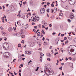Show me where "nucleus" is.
I'll list each match as a JSON object with an SVG mask.
<instances>
[{"label": "nucleus", "instance_id": "obj_1", "mask_svg": "<svg viewBox=\"0 0 76 76\" xmlns=\"http://www.w3.org/2000/svg\"><path fill=\"white\" fill-rule=\"evenodd\" d=\"M68 53L69 55H71V53L70 52H73L75 51V50L73 49V46H70L68 49Z\"/></svg>", "mask_w": 76, "mask_h": 76}, {"label": "nucleus", "instance_id": "obj_2", "mask_svg": "<svg viewBox=\"0 0 76 76\" xmlns=\"http://www.w3.org/2000/svg\"><path fill=\"white\" fill-rule=\"evenodd\" d=\"M69 3L71 5H74L75 4L76 1L75 0H69Z\"/></svg>", "mask_w": 76, "mask_h": 76}, {"label": "nucleus", "instance_id": "obj_3", "mask_svg": "<svg viewBox=\"0 0 76 76\" xmlns=\"http://www.w3.org/2000/svg\"><path fill=\"white\" fill-rule=\"evenodd\" d=\"M10 56V53L9 52H6L3 54V56L5 58H8L9 56Z\"/></svg>", "mask_w": 76, "mask_h": 76}, {"label": "nucleus", "instance_id": "obj_4", "mask_svg": "<svg viewBox=\"0 0 76 76\" xmlns=\"http://www.w3.org/2000/svg\"><path fill=\"white\" fill-rule=\"evenodd\" d=\"M28 46L30 47H33L34 45H35V43L34 42H30L28 43Z\"/></svg>", "mask_w": 76, "mask_h": 76}, {"label": "nucleus", "instance_id": "obj_5", "mask_svg": "<svg viewBox=\"0 0 76 76\" xmlns=\"http://www.w3.org/2000/svg\"><path fill=\"white\" fill-rule=\"evenodd\" d=\"M9 45H8V43H5L3 45V48L5 49H6V48H8Z\"/></svg>", "mask_w": 76, "mask_h": 76}, {"label": "nucleus", "instance_id": "obj_6", "mask_svg": "<svg viewBox=\"0 0 76 76\" xmlns=\"http://www.w3.org/2000/svg\"><path fill=\"white\" fill-rule=\"evenodd\" d=\"M28 27L27 26H24L21 27V31H26V30L28 28Z\"/></svg>", "mask_w": 76, "mask_h": 76}, {"label": "nucleus", "instance_id": "obj_7", "mask_svg": "<svg viewBox=\"0 0 76 76\" xmlns=\"http://www.w3.org/2000/svg\"><path fill=\"white\" fill-rule=\"evenodd\" d=\"M45 10L44 8H42L40 10V13H44V12H45Z\"/></svg>", "mask_w": 76, "mask_h": 76}, {"label": "nucleus", "instance_id": "obj_8", "mask_svg": "<svg viewBox=\"0 0 76 76\" xmlns=\"http://www.w3.org/2000/svg\"><path fill=\"white\" fill-rule=\"evenodd\" d=\"M25 54H27L28 55H30L31 54V51L26 50L25 51Z\"/></svg>", "mask_w": 76, "mask_h": 76}, {"label": "nucleus", "instance_id": "obj_9", "mask_svg": "<svg viewBox=\"0 0 76 76\" xmlns=\"http://www.w3.org/2000/svg\"><path fill=\"white\" fill-rule=\"evenodd\" d=\"M44 71L45 72H46V74H47V73H48V75L49 74L48 73H51V71H50V70H47V69H45Z\"/></svg>", "mask_w": 76, "mask_h": 76}, {"label": "nucleus", "instance_id": "obj_10", "mask_svg": "<svg viewBox=\"0 0 76 76\" xmlns=\"http://www.w3.org/2000/svg\"><path fill=\"white\" fill-rule=\"evenodd\" d=\"M70 18L71 19H73V18H75V16L74 15H73V14H70Z\"/></svg>", "mask_w": 76, "mask_h": 76}, {"label": "nucleus", "instance_id": "obj_11", "mask_svg": "<svg viewBox=\"0 0 76 76\" xmlns=\"http://www.w3.org/2000/svg\"><path fill=\"white\" fill-rule=\"evenodd\" d=\"M21 35H22V33H17L15 34V35H16L17 37H20Z\"/></svg>", "mask_w": 76, "mask_h": 76}, {"label": "nucleus", "instance_id": "obj_12", "mask_svg": "<svg viewBox=\"0 0 76 76\" xmlns=\"http://www.w3.org/2000/svg\"><path fill=\"white\" fill-rule=\"evenodd\" d=\"M8 31L10 32H12V31H13V28L12 27H9Z\"/></svg>", "mask_w": 76, "mask_h": 76}, {"label": "nucleus", "instance_id": "obj_13", "mask_svg": "<svg viewBox=\"0 0 76 76\" xmlns=\"http://www.w3.org/2000/svg\"><path fill=\"white\" fill-rule=\"evenodd\" d=\"M35 21L37 20V21H39V18L38 17H37V16H35Z\"/></svg>", "mask_w": 76, "mask_h": 76}, {"label": "nucleus", "instance_id": "obj_14", "mask_svg": "<svg viewBox=\"0 0 76 76\" xmlns=\"http://www.w3.org/2000/svg\"><path fill=\"white\" fill-rule=\"evenodd\" d=\"M31 20L32 21H33V22H35V19L34 17H33V19L32 17L31 18Z\"/></svg>", "mask_w": 76, "mask_h": 76}, {"label": "nucleus", "instance_id": "obj_15", "mask_svg": "<svg viewBox=\"0 0 76 76\" xmlns=\"http://www.w3.org/2000/svg\"><path fill=\"white\" fill-rule=\"evenodd\" d=\"M0 29L2 31H4V28H3V26H1L0 27Z\"/></svg>", "mask_w": 76, "mask_h": 76}, {"label": "nucleus", "instance_id": "obj_16", "mask_svg": "<svg viewBox=\"0 0 76 76\" xmlns=\"http://www.w3.org/2000/svg\"><path fill=\"white\" fill-rule=\"evenodd\" d=\"M22 60V59L21 58V56H19L18 58V61H20Z\"/></svg>", "mask_w": 76, "mask_h": 76}, {"label": "nucleus", "instance_id": "obj_17", "mask_svg": "<svg viewBox=\"0 0 76 76\" xmlns=\"http://www.w3.org/2000/svg\"><path fill=\"white\" fill-rule=\"evenodd\" d=\"M57 12V8H55L54 9V12L56 13Z\"/></svg>", "mask_w": 76, "mask_h": 76}, {"label": "nucleus", "instance_id": "obj_18", "mask_svg": "<svg viewBox=\"0 0 76 76\" xmlns=\"http://www.w3.org/2000/svg\"><path fill=\"white\" fill-rule=\"evenodd\" d=\"M47 56H48V57H51V55L50 53H48L47 54Z\"/></svg>", "mask_w": 76, "mask_h": 76}, {"label": "nucleus", "instance_id": "obj_19", "mask_svg": "<svg viewBox=\"0 0 76 76\" xmlns=\"http://www.w3.org/2000/svg\"><path fill=\"white\" fill-rule=\"evenodd\" d=\"M42 56H41L40 57V59H39V61L40 62H42Z\"/></svg>", "mask_w": 76, "mask_h": 76}, {"label": "nucleus", "instance_id": "obj_20", "mask_svg": "<svg viewBox=\"0 0 76 76\" xmlns=\"http://www.w3.org/2000/svg\"><path fill=\"white\" fill-rule=\"evenodd\" d=\"M39 53L41 56H44V54L42 53L41 52H40Z\"/></svg>", "mask_w": 76, "mask_h": 76}, {"label": "nucleus", "instance_id": "obj_21", "mask_svg": "<svg viewBox=\"0 0 76 76\" xmlns=\"http://www.w3.org/2000/svg\"><path fill=\"white\" fill-rule=\"evenodd\" d=\"M61 1H62V2H63V3H65V2L67 1V0H61Z\"/></svg>", "mask_w": 76, "mask_h": 76}, {"label": "nucleus", "instance_id": "obj_22", "mask_svg": "<svg viewBox=\"0 0 76 76\" xmlns=\"http://www.w3.org/2000/svg\"><path fill=\"white\" fill-rule=\"evenodd\" d=\"M42 32L43 33V34H45V32H44L43 30H42Z\"/></svg>", "mask_w": 76, "mask_h": 76}, {"label": "nucleus", "instance_id": "obj_23", "mask_svg": "<svg viewBox=\"0 0 76 76\" xmlns=\"http://www.w3.org/2000/svg\"><path fill=\"white\" fill-rule=\"evenodd\" d=\"M46 11L47 12H48V13H49L50 12V9H47V10H46Z\"/></svg>", "mask_w": 76, "mask_h": 76}, {"label": "nucleus", "instance_id": "obj_24", "mask_svg": "<svg viewBox=\"0 0 76 76\" xmlns=\"http://www.w3.org/2000/svg\"><path fill=\"white\" fill-rule=\"evenodd\" d=\"M63 15V13H59V16H62V15Z\"/></svg>", "mask_w": 76, "mask_h": 76}, {"label": "nucleus", "instance_id": "obj_25", "mask_svg": "<svg viewBox=\"0 0 76 76\" xmlns=\"http://www.w3.org/2000/svg\"><path fill=\"white\" fill-rule=\"evenodd\" d=\"M25 36L24 35H23L22 36H21V37L22 38H25Z\"/></svg>", "mask_w": 76, "mask_h": 76}, {"label": "nucleus", "instance_id": "obj_26", "mask_svg": "<svg viewBox=\"0 0 76 76\" xmlns=\"http://www.w3.org/2000/svg\"><path fill=\"white\" fill-rule=\"evenodd\" d=\"M1 32L2 33V34L3 35H5V32L3 31H1Z\"/></svg>", "mask_w": 76, "mask_h": 76}, {"label": "nucleus", "instance_id": "obj_27", "mask_svg": "<svg viewBox=\"0 0 76 76\" xmlns=\"http://www.w3.org/2000/svg\"><path fill=\"white\" fill-rule=\"evenodd\" d=\"M40 32H39L37 33V36L38 37H39L40 34Z\"/></svg>", "mask_w": 76, "mask_h": 76}, {"label": "nucleus", "instance_id": "obj_28", "mask_svg": "<svg viewBox=\"0 0 76 76\" xmlns=\"http://www.w3.org/2000/svg\"><path fill=\"white\" fill-rule=\"evenodd\" d=\"M38 69H39V67L37 66V69H36L35 70V71H38Z\"/></svg>", "mask_w": 76, "mask_h": 76}, {"label": "nucleus", "instance_id": "obj_29", "mask_svg": "<svg viewBox=\"0 0 76 76\" xmlns=\"http://www.w3.org/2000/svg\"><path fill=\"white\" fill-rule=\"evenodd\" d=\"M65 9H66L67 10L68 9H69V7H68L67 6H66V7H65Z\"/></svg>", "mask_w": 76, "mask_h": 76}, {"label": "nucleus", "instance_id": "obj_30", "mask_svg": "<svg viewBox=\"0 0 76 76\" xmlns=\"http://www.w3.org/2000/svg\"><path fill=\"white\" fill-rule=\"evenodd\" d=\"M68 39H69V40H72V38L70 37H68Z\"/></svg>", "mask_w": 76, "mask_h": 76}, {"label": "nucleus", "instance_id": "obj_31", "mask_svg": "<svg viewBox=\"0 0 76 76\" xmlns=\"http://www.w3.org/2000/svg\"><path fill=\"white\" fill-rule=\"evenodd\" d=\"M47 60L48 61H51V59H50V58H48Z\"/></svg>", "mask_w": 76, "mask_h": 76}, {"label": "nucleus", "instance_id": "obj_32", "mask_svg": "<svg viewBox=\"0 0 76 76\" xmlns=\"http://www.w3.org/2000/svg\"><path fill=\"white\" fill-rule=\"evenodd\" d=\"M21 43H22L23 44H24L25 43V41L23 40H22V41L21 42Z\"/></svg>", "mask_w": 76, "mask_h": 76}, {"label": "nucleus", "instance_id": "obj_33", "mask_svg": "<svg viewBox=\"0 0 76 76\" xmlns=\"http://www.w3.org/2000/svg\"><path fill=\"white\" fill-rule=\"evenodd\" d=\"M18 45V47H21V44H19Z\"/></svg>", "mask_w": 76, "mask_h": 76}, {"label": "nucleus", "instance_id": "obj_34", "mask_svg": "<svg viewBox=\"0 0 76 76\" xmlns=\"http://www.w3.org/2000/svg\"><path fill=\"white\" fill-rule=\"evenodd\" d=\"M68 22H69V23H70V22H71V20L69 19H68Z\"/></svg>", "mask_w": 76, "mask_h": 76}, {"label": "nucleus", "instance_id": "obj_35", "mask_svg": "<svg viewBox=\"0 0 76 76\" xmlns=\"http://www.w3.org/2000/svg\"><path fill=\"white\" fill-rule=\"evenodd\" d=\"M44 25L45 26H47L48 25V24H47V23H44Z\"/></svg>", "mask_w": 76, "mask_h": 76}, {"label": "nucleus", "instance_id": "obj_36", "mask_svg": "<svg viewBox=\"0 0 76 76\" xmlns=\"http://www.w3.org/2000/svg\"><path fill=\"white\" fill-rule=\"evenodd\" d=\"M23 4L25 5V4H26V1L23 2Z\"/></svg>", "mask_w": 76, "mask_h": 76}, {"label": "nucleus", "instance_id": "obj_37", "mask_svg": "<svg viewBox=\"0 0 76 76\" xmlns=\"http://www.w3.org/2000/svg\"><path fill=\"white\" fill-rule=\"evenodd\" d=\"M58 52L55 53L54 54V55L56 56V54H58Z\"/></svg>", "mask_w": 76, "mask_h": 76}, {"label": "nucleus", "instance_id": "obj_38", "mask_svg": "<svg viewBox=\"0 0 76 76\" xmlns=\"http://www.w3.org/2000/svg\"><path fill=\"white\" fill-rule=\"evenodd\" d=\"M14 75H17V73L16 72H14Z\"/></svg>", "mask_w": 76, "mask_h": 76}, {"label": "nucleus", "instance_id": "obj_39", "mask_svg": "<svg viewBox=\"0 0 76 76\" xmlns=\"http://www.w3.org/2000/svg\"><path fill=\"white\" fill-rule=\"evenodd\" d=\"M74 41L75 42H76V37L74 39Z\"/></svg>", "mask_w": 76, "mask_h": 76}, {"label": "nucleus", "instance_id": "obj_40", "mask_svg": "<svg viewBox=\"0 0 76 76\" xmlns=\"http://www.w3.org/2000/svg\"><path fill=\"white\" fill-rule=\"evenodd\" d=\"M62 68H63V67L61 66V67L59 68V69L60 70H62Z\"/></svg>", "mask_w": 76, "mask_h": 76}, {"label": "nucleus", "instance_id": "obj_41", "mask_svg": "<svg viewBox=\"0 0 76 76\" xmlns=\"http://www.w3.org/2000/svg\"><path fill=\"white\" fill-rule=\"evenodd\" d=\"M13 29L14 31H15L16 29V27H13Z\"/></svg>", "mask_w": 76, "mask_h": 76}, {"label": "nucleus", "instance_id": "obj_42", "mask_svg": "<svg viewBox=\"0 0 76 76\" xmlns=\"http://www.w3.org/2000/svg\"><path fill=\"white\" fill-rule=\"evenodd\" d=\"M19 4L20 5V7H22V6H22V4H20V3H19Z\"/></svg>", "mask_w": 76, "mask_h": 76}, {"label": "nucleus", "instance_id": "obj_43", "mask_svg": "<svg viewBox=\"0 0 76 76\" xmlns=\"http://www.w3.org/2000/svg\"><path fill=\"white\" fill-rule=\"evenodd\" d=\"M51 6L52 7H53L54 6V4H51Z\"/></svg>", "mask_w": 76, "mask_h": 76}, {"label": "nucleus", "instance_id": "obj_44", "mask_svg": "<svg viewBox=\"0 0 76 76\" xmlns=\"http://www.w3.org/2000/svg\"><path fill=\"white\" fill-rule=\"evenodd\" d=\"M51 11H52L51 13H53V9H51Z\"/></svg>", "mask_w": 76, "mask_h": 76}, {"label": "nucleus", "instance_id": "obj_45", "mask_svg": "<svg viewBox=\"0 0 76 76\" xmlns=\"http://www.w3.org/2000/svg\"><path fill=\"white\" fill-rule=\"evenodd\" d=\"M31 62H32V61L30 60V61L28 63V64H29V63H31Z\"/></svg>", "mask_w": 76, "mask_h": 76}, {"label": "nucleus", "instance_id": "obj_46", "mask_svg": "<svg viewBox=\"0 0 76 76\" xmlns=\"http://www.w3.org/2000/svg\"><path fill=\"white\" fill-rule=\"evenodd\" d=\"M42 40L43 41H44V40H45V38H44V37H43V39H42Z\"/></svg>", "mask_w": 76, "mask_h": 76}, {"label": "nucleus", "instance_id": "obj_47", "mask_svg": "<svg viewBox=\"0 0 76 76\" xmlns=\"http://www.w3.org/2000/svg\"><path fill=\"white\" fill-rule=\"evenodd\" d=\"M50 2L47 3V5H48V6H49V5H50Z\"/></svg>", "mask_w": 76, "mask_h": 76}, {"label": "nucleus", "instance_id": "obj_48", "mask_svg": "<svg viewBox=\"0 0 76 76\" xmlns=\"http://www.w3.org/2000/svg\"><path fill=\"white\" fill-rule=\"evenodd\" d=\"M7 38L6 37H5L4 39V41H6V40H7Z\"/></svg>", "mask_w": 76, "mask_h": 76}, {"label": "nucleus", "instance_id": "obj_49", "mask_svg": "<svg viewBox=\"0 0 76 76\" xmlns=\"http://www.w3.org/2000/svg\"><path fill=\"white\" fill-rule=\"evenodd\" d=\"M49 26H50V27H51V26H52V25L51 24H50Z\"/></svg>", "mask_w": 76, "mask_h": 76}, {"label": "nucleus", "instance_id": "obj_50", "mask_svg": "<svg viewBox=\"0 0 76 76\" xmlns=\"http://www.w3.org/2000/svg\"><path fill=\"white\" fill-rule=\"evenodd\" d=\"M68 41H66L65 42V44H67V43H68Z\"/></svg>", "mask_w": 76, "mask_h": 76}, {"label": "nucleus", "instance_id": "obj_51", "mask_svg": "<svg viewBox=\"0 0 76 76\" xmlns=\"http://www.w3.org/2000/svg\"><path fill=\"white\" fill-rule=\"evenodd\" d=\"M48 28V27H47V28H45V29H46V30H47Z\"/></svg>", "mask_w": 76, "mask_h": 76}, {"label": "nucleus", "instance_id": "obj_52", "mask_svg": "<svg viewBox=\"0 0 76 76\" xmlns=\"http://www.w3.org/2000/svg\"><path fill=\"white\" fill-rule=\"evenodd\" d=\"M69 59L70 60H72V58L71 57H69Z\"/></svg>", "mask_w": 76, "mask_h": 76}, {"label": "nucleus", "instance_id": "obj_53", "mask_svg": "<svg viewBox=\"0 0 76 76\" xmlns=\"http://www.w3.org/2000/svg\"><path fill=\"white\" fill-rule=\"evenodd\" d=\"M64 60V59H63V58H62V59H61H61H60V60H59V61H62V60Z\"/></svg>", "mask_w": 76, "mask_h": 76}, {"label": "nucleus", "instance_id": "obj_54", "mask_svg": "<svg viewBox=\"0 0 76 76\" xmlns=\"http://www.w3.org/2000/svg\"><path fill=\"white\" fill-rule=\"evenodd\" d=\"M34 29H37V26H34Z\"/></svg>", "mask_w": 76, "mask_h": 76}, {"label": "nucleus", "instance_id": "obj_55", "mask_svg": "<svg viewBox=\"0 0 76 76\" xmlns=\"http://www.w3.org/2000/svg\"><path fill=\"white\" fill-rule=\"evenodd\" d=\"M56 34L55 32H53V33H52V35H56Z\"/></svg>", "mask_w": 76, "mask_h": 76}, {"label": "nucleus", "instance_id": "obj_56", "mask_svg": "<svg viewBox=\"0 0 76 76\" xmlns=\"http://www.w3.org/2000/svg\"><path fill=\"white\" fill-rule=\"evenodd\" d=\"M64 39V40H66V39H67V37H65Z\"/></svg>", "mask_w": 76, "mask_h": 76}, {"label": "nucleus", "instance_id": "obj_57", "mask_svg": "<svg viewBox=\"0 0 76 76\" xmlns=\"http://www.w3.org/2000/svg\"><path fill=\"white\" fill-rule=\"evenodd\" d=\"M47 16L48 17V18H49V15H48V14H47Z\"/></svg>", "mask_w": 76, "mask_h": 76}, {"label": "nucleus", "instance_id": "obj_58", "mask_svg": "<svg viewBox=\"0 0 76 76\" xmlns=\"http://www.w3.org/2000/svg\"><path fill=\"white\" fill-rule=\"evenodd\" d=\"M61 42H64V40H61Z\"/></svg>", "mask_w": 76, "mask_h": 76}, {"label": "nucleus", "instance_id": "obj_59", "mask_svg": "<svg viewBox=\"0 0 76 76\" xmlns=\"http://www.w3.org/2000/svg\"><path fill=\"white\" fill-rule=\"evenodd\" d=\"M62 76H64V73H63V72H62Z\"/></svg>", "mask_w": 76, "mask_h": 76}, {"label": "nucleus", "instance_id": "obj_60", "mask_svg": "<svg viewBox=\"0 0 76 76\" xmlns=\"http://www.w3.org/2000/svg\"><path fill=\"white\" fill-rule=\"evenodd\" d=\"M3 7V9H5V7L4 6V5H3L2 6Z\"/></svg>", "mask_w": 76, "mask_h": 76}, {"label": "nucleus", "instance_id": "obj_61", "mask_svg": "<svg viewBox=\"0 0 76 76\" xmlns=\"http://www.w3.org/2000/svg\"><path fill=\"white\" fill-rule=\"evenodd\" d=\"M33 31L34 32H35V31H36V30L34 29H33Z\"/></svg>", "mask_w": 76, "mask_h": 76}, {"label": "nucleus", "instance_id": "obj_62", "mask_svg": "<svg viewBox=\"0 0 76 76\" xmlns=\"http://www.w3.org/2000/svg\"><path fill=\"white\" fill-rule=\"evenodd\" d=\"M64 34H61V36L62 37H63L64 36Z\"/></svg>", "mask_w": 76, "mask_h": 76}, {"label": "nucleus", "instance_id": "obj_63", "mask_svg": "<svg viewBox=\"0 0 76 76\" xmlns=\"http://www.w3.org/2000/svg\"><path fill=\"white\" fill-rule=\"evenodd\" d=\"M19 75L20 76H21V73H19Z\"/></svg>", "mask_w": 76, "mask_h": 76}, {"label": "nucleus", "instance_id": "obj_64", "mask_svg": "<svg viewBox=\"0 0 76 76\" xmlns=\"http://www.w3.org/2000/svg\"><path fill=\"white\" fill-rule=\"evenodd\" d=\"M20 66H21L22 67H23V64H21L20 65Z\"/></svg>", "mask_w": 76, "mask_h": 76}]
</instances>
